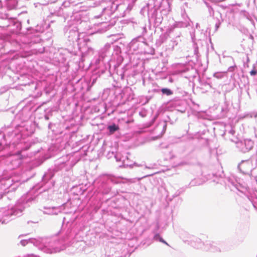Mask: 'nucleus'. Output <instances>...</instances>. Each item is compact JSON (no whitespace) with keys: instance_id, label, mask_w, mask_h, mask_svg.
Segmentation results:
<instances>
[{"instance_id":"3","label":"nucleus","mask_w":257,"mask_h":257,"mask_svg":"<svg viewBox=\"0 0 257 257\" xmlns=\"http://www.w3.org/2000/svg\"><path fill=\"white\" fill-rule=\"evenodd\" d=\"M257 71L255 69H253L250 72L251 75H255Z\"/></svg>"},{"instance_id":"1","label":"nucleus","mask_w":257,"mask_h":257,"mask_svg":"<svg viewBox=\"0 0 257 257\" xmlns=\"http://www.w3.org/2000/svg\"><path fill=\"white\" fill-rule=\"evenodd\" d=\"M108 130L109 131V132L111 134H113L115 131H116L119 130V127H118V126L115 125V124H112L111 125L108 126Z\"/></svg>"},{"instance_id":"2","label":"nucleus","mask_w":257,"mask_h":257,"mask_svg":"<svg viewBox=\"0 0 257 257\" xmlns=\"http://www.w3.org/2000/svg\"><path fill=\"white\" fill-rule=\"evenodd\" d=\"M162 93L165 94L167 95H170L172 94V91L170 89L164 88L162 89Z\"/></svg>"}]
</instances>
